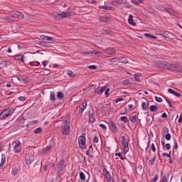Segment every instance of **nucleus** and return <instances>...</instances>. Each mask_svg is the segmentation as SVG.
I'll return each mask as SVG.
<instances>
[{
    "mask_svg": "<svg viewBox=\"0 0 182 182\" xmlns=\"http://www.w3.org/2000/svg\"><path fill=\"white\" fill-rule=\"evenodd\" d=\"M161 117H163V119H167V114L166 112H164L161 115Z\"/></svg>",
    "mask_w": 182,
    "mask_h": 182,
    "instance_id": "nucleus-62",
    "label": "nucleus"
},
{
    "mask_svg": "<svg viewBox=\"0 0 182 182\" xmlns=\"http://www.w3.org/2000/svg\"><path fill=\"white\" fill-rule=\"evenodd\" d=\"M134 79H135V82H140V78L139 77V75H134Z\"/></svg>",
    "mask_w": 182,
    "mask_h": 182,
    "instance_id": "nucleus-50",
    "label": "nucleus"
},
{
    "mask_svg": "<svg viewBox=\"0 0 182 182\" xmlns=\"http://www.w3.org/2000/svg\"><path fill=\"white\" fill-rule=\"evenodd\" d=\"M42 127H38V128H36L35 130H34V134H40V133L42 132Z\"/></svg>",
    "mask_w": 182,
    "mask_h": 182,
    "instance_id": "nucleus-34",
    "label": "nucleus"
},
{
    "mask_svg": "<svg viewBox=\"0 0 182 182\" xmlns=\"http://www.w3.org/2000/svg\"><path fill=\"white\" fill-rule=\"evenodd\" d=\"M80 181H79V182H85V180H86V176L83 172L80 173Z\"/></svg>",
    "mask_w": 182,
    "mask_h": 182,
    "instance_id": "nucleus-18",
    "label": "nucleus"
},
{
    "mask_svg": "<svg viewBox=\"0 0 182 182\" xmlns=\"http://www.w3.org/2000/svg\"><path fill=\"white\" fill-rule=\"evenodd\" d=\"M154 99L156 102H158L159 103H161L163 102V100L161 99V97H157V96H155L154 97Z\"/></svg>",
    "mask_w": 182,
    "mask_h": 182,
    "instance_id": "nucleus-39",
    "label": "nucleus"
},
{
    "mask_svg": "<svg viewBox=\"0 0 182 182\" xmlns=\"http://www.w3.org/2000/svg\"><path fill=\"white\" fill-rule=\"evenodd\" d=\"M109 128L113 132V133H117L119 130L117 129V127H116V124L113 122H109L108 123Z\"/></svg>",
    "mask_w": 182,
    "mask_h": 182,
    "instance_id": "nucleus-8",
    "label": "nucleus"
},
{
    "mask_svg": "<svg viewBox=\"0 0 182 182\" xmlns=\"http://www.w3.org/2000/svg\"><path fill=\"white\" fill-rule=\"evenodd\" d=\"M42 39H44L45 41H51V42L55 41V38L48 36H42Z\"/></svg>",
    "mask_w": 182,
    "mask_h": 182,
    "instance_id": "nucleus-21",
    "label": "nucleus"
},
{
    "mask_svg": "<svg viewBox=\"0 0 182 182\" xmlns=\"http://www.w3.org/2000/svg\"><path fill=\"white\" fill-rule=\"evenodd\" d=\"M168 93H171V95H173L176 97H180L181 96V94L174 91L173 89H168Z\"/></svg>",
    "mask_w": 182,
    "mask_h": 182,
    "instance_id": "nucleus-14",
    "label": "nucleus"
},
{
    "mask_svg": "<svg viewBox=\"0 0 182 182\" xmlns=\"http://www.w3.org/2000/svg\"><path fill=\"white\" fill-rule=\"evenodd\" d=\"M89 69H91L92 70H96V69H97V65H90L88 66Z\"/></svg>",
    "mask_w": 182,
    "mask_h": 182,
    "instance_id": "nucleus-46",
    "label": "nucleus"
},
{
    "mask_svg": "<svg viewBox=\"0 0 182 182\" xmlns=\"http://www.w3.org/2000/svg\"><path fill=\"white\" fill-rule=\"evenodd\" d=\"M137 117L136 115H132L130 117L129 120L132 122V123H136V119Z\"/></svg>",
    "mask_w": 182,
    "mask_h": 182,
    "instance_id": "nucleus-35",
    "label": "nucleus"
},
{
    "mask_svg": "<svg viewBox=\"0 0 182 182\" xmlns=\"http://www.w3.org/2000/svg\"><path fill=\"white\" fill-rule=\"evenodd\" d=\"M165 147L166 150H170V149H171V145H170V144H166Z\"/></svg>",
    "mask_w": 182,
    "mask_h": 182,
    "instance_id": "nucleus-53",
    "label": "nucleus"
},
{
    "mask_svg": "<svg viewBox=\"0 0 182 182\" xmlns=\"http://www.w3.org/2000/svg\"><path fill=\"white\" fill-rule=\"evenodd\" d=\"M106 90V86H104L102 87H97L96 88L95 93L96 95H102V93H103V92H105Z\"/></svg>",
    "mask_w": 182,
    "mask_h": 182,
    "instance_id": "nucleus-12",
    "label": "nucleus"
},
{
    "mask_svg": "<svg viewBox=\"0 0 182 182\" xmlns=\"http://www.w3.org/2000/svg\"><path fill=\"white\" fill-rule=\"evenodd\" d=\"M100 21L101 22H109V17L102 16L100 17Z\"/></svg>",
    "mask_w": 182,
    "mask_h": 182,
    "instance_id": "nucleus-22",
    "label": "nucleus"
},
{
    "mask_svg": "<svg viewBox=\"0 0 182 182\" xmlns=\"http://www.w3.org/2000/svg\"><path fill=\"white\" fill-rule=\"evenodd\" d=\"M109 62H112V63H116V62H117L119 60L118 58H110Z\"/></svg>",
    "mask_w": 182,
    "mask_h": 182,
    "instance_id": "nucleus-38",
    "label": "nucleus"
},
{
    "mask_svg": "<svg viewBox=\"0 0 182 182\" xmlns=\"http://www.w3.org/2000/svg\"><path fill=\"white\" fill-rule=\"evenodd\" d=\"M53 149V145L50 144L47 146L46 148L42 149L43 154H48L52 151Z\"/></svg>",
    "mask_w": 182,
    "mask_h": 182,
    "instance_id": "nucleus-9",
    "label": "nucleus"
},
{
    "mask_svg": "<svg viewBox=\"0 0 182 182\" xmlns=\"http://www.w3.org/2000/svg\"><path fill=\"white\" fill-rule=\"evenodd\" d=\"M30 65L31 66H39V65H41V63L38 61H32V62H30Z\"/></svg>",
    "mask_w": 182,
    "mask_h": 182,
    "instance_id": "nucleus-31",
    "label": "nucleus"
},
{
    "mask_svg": "<svg viewBox=\"0 0 182 182\" xmlns=\"http://www.w3.org/2000/svg\"><path fill=\"white\" fill-rule=\"evenodd\" d=\"M116 4H119V5H122L123 4V0H116Z\"/></svg>",
    "mask_w": 182,
    "mask_h": 182,
    "instance_id": "nucleus-60",
    "label": "nucleus"
},
{
    "mask_svg": "<svg viewBox=\"0 0 182 182\" xmlns=\"http://www.w3.org/2000/svg\"><path fill=\"white\" fill-rule=\"evenodd\" d=\"M154 161H156V156H154L152 159L149 160V164L153 166V164H154Z\"/></svg>",
    "mask_w": 182,
    "mask_h": 182,
    "instance_id": "nucleus-43",
    "label": "nucleus"
},
{
    "mask_svg": "<svg viewBox=\"0 0 182 182\" xmlns=\"http://www.w3.org/2000/svg\"><path fill=\"white\" fill-rule=\"evenodd\" d=\"M60 130L62 134H63L64 136H68L69 133H70V122H68L67 120L63 122Z\"/></svg>",
    "mask_w": 182,
    "mask_h": 182,
    "instance_id": "nucleus-1",
    "label": "nucleus"
},
{
    "mask_svg": "<svg viewBox=\"0 0 182 182\" xmlns=\"http://www.w3.org/2000/svg\"><path fill=\"white\" fill-rule=\"evenodd\" d=\"M163 130H164V134H166V133L168 134L169 131H168V128L167 127H164Z\"/></svg>",
    "mask_w": 182,
    "mask_h": 182,
    "instance_id": "nucleus-48",
    "label": "nucleus"
},
{
    "mask_svg": "<svg viewBox=\"0 0 182 182\" xmlns=\"http://www.w3.org/2000/svg\"><path fill=\"white\" fill-rule=\"evenodd\" d=\"M105 53H107V55H114L116 50L114 48H108L105 50Z\"/></svg>",
    "mask_w": 182,
    "mask_h": 182,
    "instance_id": "nucleus-13",
    "label": "nucleus"
},
{
    "mask_svg": "<svg viewBox=\"0 0 182 182\" xmlns=\"http://www.w3.org/2000/svg\"><path fill=\"white\" fill-rule=\"evenodd\" d=\"M105 177L109 180H112V175H110V173H109V171L107 170H105Z\"/></svg>",
    "mask_w": 182,
    "mask_h": 182,
    "instance_id": "nucleus-28",
    "label": "nucleus"
},
{
    "mask_svg": "<svg viewBox=\"0 0 182 182\" xmlns=\"http://www.w3.org/2000/svg\"><path fill=\"white\" fill-rule=\"evenodd\" d=\"M162 36H164V38H170V33L168 31H164V33H162Z\"/></svg>",
    "mask_w": 182,
    "mask_h": 182,
    "instance_id": "nucleus-33",
    "label": "nucleus"
},
{
    "mask_svg": "<svg viewBox=\"0 0 182 182\" xmlns=\"http://www.w3.org/2000/svg\"><path fill=\"white\" fill-rule=\"evenodd\" d=\"M144 36H146V38H149V39H157V37L149 33H145Z\"/></svg>",
    "mask_w": 182,
    "mask_h": 182,
    "instance_id": "nucleus-25",
    "label": "nucleus"
},
{
    "mask_svg": "<svg viewBox=\"0 0 182 182\" xmlns=\"http://www.w3.org/2000/svg\"><path fill=\"white\" fill-rule=\"evenodd\" d=\"M70 16V13L68 11H63L60 14H56L55 16V19H65V18H68V16Z\"/></svg>",
    "mask_w": 182,
    "mask_h": 182,
    "instance_id": "nucleus-4",
    "label": "nucleus"
},
{
    "mask_svg": "<svg viewBox=\"0 0 182 182\" xmlns=\"http://www.w3.org/2000/svg\"><path fill=\"white\" fill-rule=\"evenodd\" d=\"M26 100V97H18V100H20L21 102H23Z\"/></svg>",
    "mask_w": 182,
    "mask_h": 182,
    "instance_id": "nucleus-61",
    "label": "nucleus"
},
{
    "mask_svg": "<svg viewBox=\"0 0 182 182\" xmlns=\"http://www.w3.org/2000/svg\"><path fill=\"white\" fill-rule=\"evenodd\" d=\"M87 151L90 153H93V146H92V145H90Z\"/></svg>",
    "mask_w": 182,
    "mask_h": 182,
    "instance_id": "nucleus-58",
    "label": "nucleus"
},
{
    "mask_svg": "<svg viewBox=\"0 0 182 182\" xmlns=\"http://www.w3.org/2000/svg\"><path fill=\"white\" fill-rule=\"evenodd\" d=\"M120 120H122V122H124V123H127V117H121Z\"/></svg>",
    "mask_w": 182,
    "mask_h": 182,
    "instance_id": "nucleus-44",
    "label": "nucleus"
},
{
    "mask_svg": "<svg viewBox=\"0 0 182 182\" xmlns=\"http://www.w3.org/2000/svg\"><path fill=\"white\" fill-rule=\"evenodd\" d=\"M64 164H65V160L61 159L58 164V170H60V171H63V168H65V167L63 166Z\"/></svg>",
    "mask_w": 182,
    "mask_h": 182,
    "instance_id": "nucleus-15",
    "label": "nucleus"
},
{
    "mask_svg": "<svg viewBox=\"0 0 182 182\" xmlns=\"http://www.w3.org/2000/svg\"><path fill=\"white\" fill-rule=\"evenodd\" d=\"M18 172H19V169H18V168H14L11 171V174L13 176H16V174H18Z\"/></svg>",
    "mask_w": 182,
    "mask_h": 182,
    "instance_id": "nucleus-26",
    "label": "nucleus"
},
{
    "mask_svg": "<svg viewBox=\"0 0 182 182\" xmlns=\"http://www.w3.org/2000/svg\"><path fill=\"white\" fill-rule=\"evenodd\" d=\"M157 109H159V107H157L156 105H151L150 106L151 112H156V110H157Z\"/></svg>",
    "mask_w": 182,
    "mask_h": 182,
    "instance_id": "nucleus-32",
    "label": "nucleus"
},
{
    "mask_svg": "<svg viewBox=\"0 0 182 182\" xmlns=\"http://www.w3.org/2000/svg\"><path fill=\"white\" fill-rule=\"evenodd\" d=\"M151 149L152 151L156 152V146H154V144H152L151 145Z\"/></svg>",
    "mask_w": 182,
    "mask_h": 182,
    "instance_id": "nucleus-54",
    "label": "nucleus"
},
{
    "mask_svg": "<svg viewBox=\"0 0 182 182\" xmlns=\"http://www.w3.org/2000/svg\"><path fill=\"white\" fill-rule=\"evenodd\" d=\"M122 145L123 147V151L124 154L129 151V140L126 139V136H122Z\"/></svg>",
    "mask_w": 182,
    "mask_h": 182,
    "instance_id": "nucleus-3",
    "label": "nucleus"
},
{
    "mask_svg": "<svg viewBox=\"0 0 182 182\" xmlns=\"http://www.w3.org/2000/svg\"><path fill=\"white\" fill-rule=\"evenodd\" d=\"M11 16L13 18H18V19H23V14L21 11H13L10 13Z\"/></svg>",
    "mask_w": 182,
    "mask_h": 182,
    "instance_id": "nucleus-5",
    "label": "nucleus"
},
{
    "mask_svg": "<svg viewBox=\"0 0 182 182\" xmlns=\"http://www.w3.org/2000/svg\"><path fill=\"white\" fill-rule=\"evenodd\" d=\"M30 124H38V120H33V121H31L29 122Z\"/></svg>",
    "mask_w": 182,
    "mask_h": 182,
    "instance_id": "nucleus-57",
    "label": "nucleus"
},
{
    "mask_svg": "<svg viewBox=\"0 0 182 182\" xmlns=\"http://www.w3.org/2000/svg\"><path fill=\"white\" fill-rule=\"evenodd\" d=\"M2 112L8 116H9V114H11V113H12V110L9 109H6L4 111H2Z\"/></svg>",
    "mask_w": 182,
    "mask_h": 182,
    "instance_id": "nucleus-27",
    "label": "nucleus"
},
{
    "mask_svg": "<svg viewBox=\"0 0 182 182\" xmlns=\"http://www.w3.org/2000/svg\"><path fill=\"white\" fill-rule=\"evenodd\" d=\"M165 139H166V140H168V141L171 140V134H170L168 133V134L165 136Z\"/></svg>",
    "mask_w": 182,
    "mask_h": 182,
    "instance_id": "nucleus-45",
    "label": "nucleus"
},
{
    "mask_svg": "<svg viewBox=\"0 0 182 182\" xmlns=\"http://www.w3.org/2000/svg\"><path fill=\"white\" fill-rule=\"evenodd\" d=\"M6 117H8L6 114L4 113L3 112L0 113V120H4V119H6Z\"/></svg>",
    "mask_w": 182,
    "mask_h": 182,
    "instance_id": "nucleus-29",
    "label": "nucleus"
},
{
    "mask_svg": "<svg viewBox=\"0 0 182 182\" xmlns=\"http://www.w3.org/2000/svg\"><path fill=\"white\" fill-rule=\"evenodd\" d=\"M128 21H129V23H130V25H132V26H136V22H134L132 15H130L129 16Z\"/></svg>",
    "mask_w": 182,
    "mask_h": 182,
    "instance_id": "nucleus-17",
    "label": "nucleus"
},
{
    "mask_svg": "<svg viewBox=\"0 0 182 182\" xmlns=\"http://www.w3.org/2000/svg\"><path fill=\"white\" fill-rule=\"evenodd\" d=\"M68 76H70V77H73V72H72L71 70L68 71Z\"/></svg>",
    "mask_w": 182,
    "mask_h": 182,
    "instance_id": "nucleus-51",
    "label": "nucleus"
},
{
    "mask_svg": "<svg viewBox=\"0 0 182 182\" xmlns=\"http://www.w3.org/2000/svg\"><path fill=\"white\" fill-rule=\"evenodd\" d=\"M118 59L119 62H120L121 63H129V60L127 59V57L123 56Z\"/></svg>",
    "mask_w": 182,
    "mask_h": 182,
    "instance_id": "nucleus-16",
    "label": "nucleus"
},
{
    "mask_svg": "<svg viewBox=\"0 0 182 182\" xmlns=\"http://www.w3.org/2000/svg\"><path fill=\"white\" fill-rule=\"evenodd\" d=\"M95 122H96V118L95 117V109H92L89 112V123H95Z\"/></svg>",
    "mask_w": 182,
    "mask_h": 182,
    "instance_id": "nucleus-7",
    "label": "nucleus"
},
{
    "mask_svg": "<svg viewBox=\"0 0 182 182\" xmlns=\"http://www.w3.org/2000/svg\"><path fill=\"white\" fill-rule=\"evenodd\" d=\"M162 156L164 157L166 156V157H168V159H171V151H169V154L164 153Z\"/></svg>",
    "mask_w": 182,
    "mask_h": 182,
    "instance_id": "nucleus-42",
    "label": "nucleus"
},
{
    "mask_svg": "<svg viewBox=\"0 0 182 182\" xmlns=\"http://www.w3.org/2000/svg\"><path fill=\"white\" fill-rule=\"evenodd\" d=\"M34 156L33 154H28L26 157H25V160H26V164H31L32 161H33L34 160Z\"/></svg>",
    "mask_w": 182,
    "mask_h": 182,
    "instance_id": "nucleus-6",
    "label": "nucleus"
},
{
    "mask_svg": "<svg viewBox=\"0 0 182 182\" xmlns=\"http://www.w3.org/2000/svg\"><path fill=\"white\" fill-rule=\"evenodd\" d=\"M19 82H23V83H29V77L22 78V77H17Z\"/></svg>",
    "mask_w": 182,
    "mask_h": 182,
    "instance_id": "nucleus-19",
    "label": "nucleus"
},
{
    "mask_svg": "<svg viewBox=\"0 0 182 182\" xmlns=\"http://www.w3.org/2000/svg\"><path fill=\"white\" fill-rule=\"evenodd\" d=\"M160 65L161 68H164L165 69H167V63L166 62H161Z\"/></svg>",
    "mask_w": 182,
    "mask_h": 182,
    "instance_id": "nucleus-40",
    "label": "nucleus"
},
{
    "mask_svg": "<svg viewBox=\"0 0 182 182\" xmlns=\"http://www.w3.org/2000/svg\"><path fill=\"white\" fill-rule=\"evenodd\" d=\"M90 152L89 151H86V154L88 156V157H90V159L93 158V155L92 154H90Z\"/></svg>",
    "mask_w": 182,
    "mask_h": 182,
    "instance_id": "nucleus-52",
    "label": "nucleus"
},
{
    "mask_svg": "<svg viewBox=\"0 0 182 182\" xmlns=\"http://www.w3.org/2000/svg\"><path fill=\"white\" fill-rule=\"evenodd\" d=\"M122 84L123 85H129V80H125L122 81Z\"/></svg>",
    "mask_w": 182,
    "mask_h": 182,
    "instance_id": "nucleus-63",
    "label": "nucleus"
},
{
    "mask_svg": "<svg viewBox=\"0 0 182 182\" xmlns=\"http://www.w3.org/2000/svg\"><path fill=\"white\" fill-rule=\"evenodd\" d=\"M50 99L52 102H55V100H56V98L55 97V92H50Z\"/></svg>",
    "mask_w": 182,
    "mask_h": 182,
    "instance_id": "nucleus-30",
    "label": "nucleus"
},
{
    "mask_svg": "<svg viewBox=\"0 0 182 182\" xmlns=\"http://www.w3.org/2000/svg\"><path fill=\"white\" fill-rule=\"evenodd\" d=\"M58 99H63L65 97V94L63 92L60 91L57 93Z\"/></svg>",
    "mask_w": 182,
    "mask_h": 182,
    "instance_id": "nucleus-23",
    "label": "nucleus"
},
{
    "mask_svg": "<svg viewBox=\"0 0 182 182\" xmlns=\"http://www.w3.org/2000/svg\"><path fill=\"white\" fill-rule=\"evenodd\" d=\"M159 180V175H156L155 177L151 180V182H156Z\"/></svg>",
    "mask_w": 182,
    "mask_h": 182,
    "instance_id": "nucleus-47",
    "label": "nucleus"
},
{
    "mask_svg": "<svg viewBox=\"0 0 182 182\" xmlns=\"http://www.w3.org/2000/svg\"><path fill=\"white\" fill-rule=\"evenodd\" d=\"M85 136L86 134L83 133L78 139L79 147L82 149H86V137Z\"/></svg>",
    "mask_w": 182,
    "mask_h": 182,
    "instance_id": "nucleus-2",
    "label": "nucleus"
},
{
    "mask_svg": "<svg viewBox=\"0 0 182 182\" xmlns=\"http://www.w3.org/2000/svg\"><path fill=\"white\" fill-rule=\"evenodd\" d=\"M99 9H105V11H110V9H112V7L107 6H100Z\"/></svg>",
    "mask_w": 182,
    "mask_h": 182,
    "instance_id": "nucleus-24",
    "label": "nucleus"
},
{
    "mask_svg": "<svg viewBox=\"0 0 182 182\" xmlns=\"http://www.w3.org/2000/svg\"><path fill=\"white\" fill-rule=\"evenodd\" d=\"M87 107V102L85 101L84 103L79 105V113H83L85 109Z\"/></svg>",
    "mask_w": 182,
    "mask_h": 182,
    "instance_id": "nucleus-11",
    "label": "nucleus"
},
{
    "mask_svg": "<svg viewBox=\"0 0 182 182\" xmlns=\"http://www.w3.org/2000/svg\"><path fill=\"white\" fill-rule=\"evenodd\" d=\"M131 2L132 4H134V5H137V6L140 5V1L139 2V1H136V0H132Z\"/></svg>",
    "mask_w": 182,
    "mask_h": 182,
    "instance_id": "nucleus-49",
    "label": "nucleus"
},
{
    "mask_svg": "<svg viewBox=\"0 0 182 182\" xmlns=\"http://www.w3.org/2000/svg\"><path fill=\"white\" fill-rule=\"evenodd\" d=\"M106 90H105V95H106V96H109V92H110V88H107V89H105Z\"/></svg>",
    "mask_w": 182,
    "mask_h": 182,
    "instance_id": "nucleus-56",
    "label": "nucleus"
},
{
    "mask_svg": "<svg viewBox=\"0 0 182 182\" xmlns=\"http://www.w3.org/2000/svg\"><path fill=\"white\" fill-rule=\"evenodd\" d=\"M15 143L14 151H16V153H21V141H16Z\"/></svg>",
    "mask_w": 182,
    "mask_h": 182,
    "instance_id": "nucleus-10",
    "label": "nucleus"
},
{
    "mask_svg": "<svg viewBox=\"0 0 182 182\" xmlns=\"http://www.w3.org/2000/svg\"><path fill=\"white\" fill-rule=\"evenodd\" d=\"M100 127H102L104 130H107V127L104 124H100Z\"/></svg>",
    "mask_w": 182,
    "mask_h": 182,
    "instance_id": "nucleus-55",
    "label": "nucleus"
},
{
    "mask_svg": "<svg viewBox=\"0 0 182 182\" xmlns=\"http://www.w3.org/2000/svg\"><path fill=\"white\" fill-rule=\"evenodd\" d=\"M161 182H168V174L163 177Z\"/></svg>",
    "mask_w": 182,
    "mask_h": 182,
    "instance_id": "nucleus-37",
    "label": "nucleus"
},
{
    "mask_svg": "<svg viewBox=\"0 0 182 182\" xmlns=\"http://www.w3.org/2000/svg\"><path fill=\"white\" fill-rule=\"evenodd\" d=\"M165 11L167 12L168 14H173V10H171L170 9H165Z\"/></svg>",
    "mask_w": 182,
    "mask_h": 182,
    "instance_id": "nucleus-59",
    "label": "nucleus"
},
{
    "mask_svg": "<svg viewBox=\"0 0 182 182\" xmlns=\"http://www.w3.org/2000/svg\"><path fill=\"white\" fill-rule=\"evenodd\" d=\"M15 59L16 60H21V62H23V55H16Z\"/></svg>",
    "mask_w": 182,
    "mask_h": 182,
    "instance_id": "nucleus-36",
    "label": "nucleus"
},
{
    "mask_svg": "<svg viewBox=\"0 0 182 182\" xmlns=\"http://www.w3.org/2000/svg\"><path fill=\"white\" fill-rule=\"evenodd\" d=\"M141 107L143 110H147V109L149 108V102L146 101V102H142Z\"/></svg>",
    "mask_w": 182,
    "mask_h": 182,
    "instance_id": "nucleus-20",
    "label": "nucleus"
},
{
    "mask_svg": "<svg viewBox=\"0 0 182 182\" xmlns=\"http://www.w3.org/2000/svg\"><path fill=\"white\" fill-rule=\"evenodd\" d=\"M178 123H181V122H182V113L181 114L180 117L178 119Z\"/></svg>",
    "mask_w": 182,
    "mask_h": 182,
    "instance_id": "nucleus-64",
    "label": "nucleus"
},
{
    "mask_svg": "<svg viewBox=\"0 0 182 182\" xmlns=\"http://www.w3.org/2000/svg\"><path fill=\"white\" fill-rule=\"evenodd\" d=\"M115 156H119V159H120L121 160H124V159H126V157H123V156H122V153H115Z\"/></svg>",
    "mask_w": 182,
    "mask_h": 182,
    "instance_id": "nucleus-41",
    "label": "nucleus"
}]
</instances>
